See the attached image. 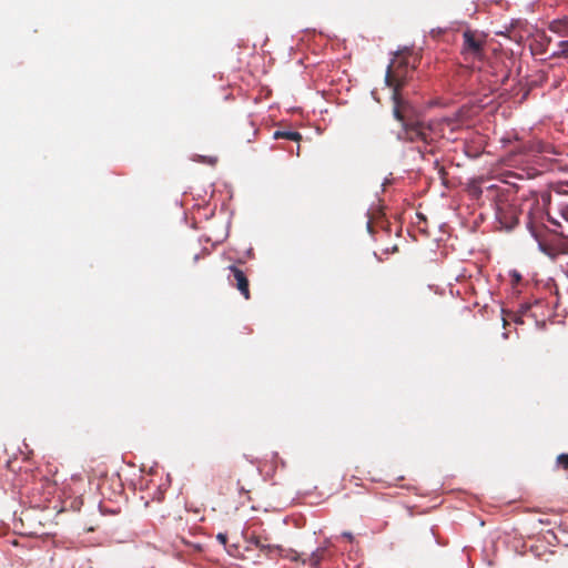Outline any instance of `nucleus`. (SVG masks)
Segmentation results:
<instances>
[{
	"label": "nucleus",
	"mask_w": 568,
	"mask_h": 568,
	"mask_svg": "<svg viewBox=\"0 0 568 568\" xmlns=\"http://www.w3.org/2000/svg\"><path fill=\"white\" fill-rule=\"evenodd\" d=\"M393 115L402 124L399 139L408 142L422 141L426 144L435 140L432 124L417 120L415 110L408 101L393 104Z\"/></svg>",
	"instance_id": "f257e3e1"
},
{
	"label": "nucleus",
	"mask_w": 568,
	"mask_h": 568,
	"mask_svg": "<svg viewBox=\"0 0 568 568\" xmlns=\"http://www.w3.org/2000/svg\"><path fill=\"white\" fill-rule=\"evenodd\" d=\"M418 62V57L412 54L407 50L395 53L387 67L385 75L386 85L393 90V104L406 102L400 94V89L405 85Z\"/></svg>",
	"instance_id": "f03ea898"
},
{
	"label": "nucleus",
	"mask_w": 568,
	"mask_h": 568,
	"mask_svg": "<svg viewBox=\"0 0 568 568\" xmlns=\"http://www.w3.org/2000/svg\"><path fill=\"white\" fill-rule=\"evenodd\" d=\"M485 47L486 36L484 33L470 29L463 32L460 54L465 61H483L486 55Z\"/></svg>",
	"instance_id": "7ed1b4c3"
},
{
	"label": "nucleus",
	"mask_w": 568,
	"mask_h": 568,
	"mask_svg": "<svg viewBox=\"0 0 568 568\" xmlns=\"http://www.w3.org/2000/svg\"><path fill=\"white\" fill-rule=\"evenodd\" d=\"M520 210L514 200L503 195L498 196L496 203V217L501 227L507 231L513 230L518 224Z\"/></svg>",
	"instance_id": "20e7f679"
},
{
	"label": "nucleus",
	"mask_w": 568,
	"mask_h": 568,
	"mask_svg": "<svg viewBox=\"0 0 568 568\" xmlns=\"http://www.w3.org/2000/svg\"><path fill=\"white\" fill-rule=\"evenodd\" d=\"M229 270L231 272V275L227 277L230 284L235 286L245 300H250V285L245 273L235 265L229 266Z\"/></svg>",
	"instance_id": "39448f33"
},
{
	"label": "nucleus",
	"mask_w": 568,
	"mask_h": 568,
	"mask_svg": "<svg viewBox=\"0 0 568 568\" xmlns=\"http://www.w3.org/2000/svg\"><path fill=\"white\" fill-rule=\"evenodd\" d=\"M166 488V484H155L150 481V484H148L145 494L141 496V499L144 500V506L149 508L151 507L152 503H162L164 500Z\"/></svg>",
	"instance_id": "423d86ee"
},
{
	"label": "nucleus",
	"mask_w": 568,
	"mask_h": 568,
	"mask_svg": "<svg viewBox=\"0 0 568 568\" xmlns=\"http://www.w3.org/2000/svg\"><path fill=\"white\" fill-rule=\"evenodd\" d=\"M549 30L561 37H568V19H557L549 23Z\"/></svg>",
	"instance_id": "0eeeda50"
},
{
	"label": "nucleus",
	"mask_w": 568,
	"mask_h": 568,
	"mask_svg": "<svg viewBox=\"0 0 568 568\" xmlns=\"http://www.w3.org/2000/svg\"><path fill=\"white\" fill-rule=\"evenodd\" d=\"M273 138L275 140L286 139V140H291V141H295V142H300L302 140V135L297 131H281V130H277V131H275L273 133Z\"/></svg>",
	"instance_id": "6e6552de"
},
{
	"label": "nucleus",
	"mask_w": 568,
	"mask_h": 568,
	"mask_svg": "<svg viewBox=\"0 0 568 568\" xmlns=\"http://www.w3.org/2000/svg\"><path fill=\"white\" fill-rule=\"evenodd\" d=\"M325 552V548H317L310 555L307 562L310 564L311 568H318L321 561L324 559Z\"/></svg>",
	"instance_id": "1a4fd4ad"
},
{
	"label": "nucleus",
	"mask_w": 568,
	"mask_h": 568,
	"mask_svg": "<svg viewBox=\"0 0 568 568\" xmlns=\"http://www.w3.org/2000/svg\"><path fill=\"white\" fill-rule=\"evenodd\" d=\"M250 544L254 545L256 548H258L261 551H272L274 549V547L270 546V545H265L264 542H262L261 538L257 537V536H252L250 538Z\"/></svg>",
	"instance_id": "9d476101"
},
{
	"label": "nucleus",
	"mask_w": 568,
	"mask_h": 568,
	"mask_svg": "<svg viewBox=\"0 0 568 568\" xmlns=\"http://www.w3.org/2000/svg\"><path fill=\"white\" fill-rule=\"evenodd\" d=\"M555 55L568 59V40L560 41L558 43V51L555 53Z\"/></svg>",
	"instance_id": "9b49d317"
},
{
	"label": "nucleus",
	"mask_w": 568,
	"mask_h": 568,
	"mask_svg": "<svg viewBox=\"0 0 568 568\" xmlns=\"http://www.w3.org/2000/svg\"><path fill=\"white\" fill-rule=\"evenodd\" d=\"M557 465L568 470V454L558 455Z\"/></svg>",
	"instance_id": "f8f14e48"
},
{
	"label": "nucleus",
	"mask_w": 568,
	"mask_h": 568,
	"mask_svg": "<svg viewBox=\"0 0 568 568\" xmlns=\"http://www.w3.org/2000/svg\"><path fill=\"white\" fill-rule=\"evenodd\" d=\"M546 148H547V145L544 144L542 142H535L534 143V149H535L536 152L542 153V152L546 151Z\"/></svg>",
	"instance_id": "ddd939ff"
},
{
	"label": "nucleus",
	"mask_w": 568,
	"mask_h": 568,
	"mask_svg": "<svg viewBox=\"0 0 568 568\" xmlns=\"http://www.w3.org/2000/svg\"><path fill=\"white\" fill-rule=\"evenodd\" d=\"M513 283L517 284L521 281V275L517 271L511 272Z\"/></svg>",
	"instance_id": "4468645a"
},
{
	"label": "nucleus",
	"mask_w": 568,
	"mask_h": 568,
	"mask_svg": "<svg viewBox=\"0 0 568 568\" xmlns=\"http://www.w3.org/2000/svg\"><path fill=\"white\" fill-rule=\"evenodd\" d=\"M343 538L347 539V541L353 542L354 536L351 531H343L341 535Z\"/></svg>",
	"instance_id": "2eb2a0df"
},
{
	"label": "nucleus",
	"mask_w": 568,
	"mask_h": 568,
	"mask_svg": "<svg viewBox=\"0 0 568 568\" xmlns=\"http://www.w3.org/2000/svg\"><path fill=\"white\" fill-rule=\"evenodd\" d=\"M216 538H217V539L220 540V542H221V544H223V545H225V544H226V541H227V537H226V535H225V534H221V532H220V534L216 536Z\"/></svg>",
	"instance_id": "dca6fc26"
},
{
	"label": "nucleus",
	"mask_w": 568,
	"mask_h": 568,
	"mask_svg": "<svg viewBox=\"0 0 568 568\" xmlns=\"http://www.w3.org/2000/svg\"><path fill=\"white\" fill-rule=\"evenodd\" d=\"M367 229H368L369 232H372V224H371V222L367 223Z\"/></svg>",
	"instance_id": "f3484780"
},
{
	"label": "nucleus",
	"mask_w": 568,
	"mask_h": 568,
	"mask_svg": "<svg viewBox=\"0 0 568 568\" xmlns=\"http://www.w3.org/2000/svg\"><path fill=\"white\" fill-rule=\"evenodd\" d=\"M257 130L256 129H252V135L254 136L256 134Z\"/></svg>",
	"instance_id": "a211bd4d"
},
{
	"label": "nucleus",
	"mask_w": 568,
	"mask_h": 568,
	"mask_svg": "<svg viewBox=\"0 0 568 568\" xmlns=\"http://www.w3.org/2000/svg\"><path fill=\"white\" fill-rule=\"evenodd\" d=\"M508 79V75H505V78L503 79V83Z\"/></svg>",
	"instance_id": "6ab92c4d"
}]
</instances>
